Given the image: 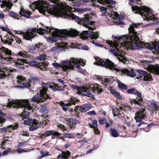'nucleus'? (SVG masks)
Instances as JSON below:
<instances>
[{
	"label": "nucleus",
	"mask_w": 159,
	"mask_h": 159,
	"mask_svg": "<svg viewBox=\"0 0 159 159\" xmlns=\"http://www.w3.org/2000/svg\"><path fill=\"white\" fill-rule=\"evenodd\" d=\"M51 2L54 4H51L43 1H38L34 2L30 5V8L37 9L41 13L46 15L48 13L51 15L57 17L61 16L64 18L74 20L79 24L87 28L89 30H93L94 29L91 26L94 25L95 21L91 20L87 17L81 18L74 14L68 13L63 11L61 3L59 0H49Z\"/></svg>",
	"instance_id": "obj_1"
},
{
	"label": "nucleus",
	"mask_w": 159,
	"mask_h": 159,
	"mask_svg": "<svg viewBox=\"0 0 159 159\" xmlns=\"http://www.w3.org/2000/svg\"><path fill=\"white\" fill-rule=\"evenodd\" d=\"M46 29L42 28H34L28 30L25 32H20L23 35V38L26 40L31 41V39L37 36L36 33L40 34H48L51 33V35L48 37V41L50 43H52L53 41L58 40L61 38H67L69 36H76L78 34L76 30L68 31L65 30H59L54 28L50 29L48 26L46 27Z\"/></svg>",
	"instance_id": "obj_2"
},
{
	"label": "nucleus",
	"mask_w": 159,
	"mask_h": 159,
	"mask_svg": "<svg viewBox=\"0 0 159 159\" xmlns=\"http://www.w3.org/2000/svg\"><path fill=\"white\" fill-rule=\"evenodd\" d=\"M140 25V23H134L130 26L128 28L129 34L123 36H112V38L119 41H124L120 43V47L124 49H137L145 47L147 43L142 42L140 41L137 35L136 31L134 27L137 28Z\"/></svg>",
	"instance_id": "obj_3"
},
{
	"label": "nucleus",
	"mask_w": 159,
	"mask_h": 159,
	"mask_svg": "<svg viewBox=\"0 0 159 159\" xmlns=\"http://www.w3.org/2000/svg\"><path fill=\"white\" fill-rule=\"evenodd\" d=\"M42 88L40 90V94L37 96H34L31 99V102L34 103H39L46 101L48 98L51 99L47 93L48 88H50L54 91H60L64 90L62 89H60L59 86L57 84L52 83L50 84L47 83H43Z\"/></svg>",
	"instance_id": "obj_4"
},
{
	"label": "nucleus",
	"mask_w": 159,
	"mask_h": 159,
	"mask_svg": "<svg viewBox=\"0 0 159 159\" xmlns=\"http://www.w3.org/2000/svg\"><path fill=\"white\" fill-rule=\"evenodd\" d=\"M8 105L9 107L24 108L23 112L20 115L23 119H27L30 115L29 112H28V110H31L32 108V106L37 107L36 104L30 103L27 99H13L8 102Z\"/></svg>",
	"instance_id": "obj_5"
},
{
	"label": "nucleus",
	"mask_w": 159,
	"mask_h": 159,
	"mask_svg": "<svg viewBox=\"0 0 159 159\" xmlns=\"http://www.w3.org/2000/svg\"><path fill=\"white\" fill-rule=\"evenodd\" d=\"M98 61L95 62L96 65L101 66L107 67L112 70H115L116 72H120L121 73L126 75L127 76L134 77L135 76V74L132 71H129L127 69H120L115 67L114 63L109 59L103 60L98 58Z\"/></svg>",
	"instance_id": "obj_6"
},
{
	"label": "nucleus",
	"mask_w": 159,
	"mask_h": 159,
	"mask_svg": "<svg viewBox=\"0 0 159 159\" xmlns=\"http://www.w3.org/2000/svg\"><path fill=\"white\" fill-rule=\"evenodd\" d=\"M133 11L136 13L139 14L143 18L144 20H152L153 21L158 20L157 15H154L149 7L145 6L141 7L138 6L132 7Z\"/></svg>",
	"instance_id": "obj_7"
},
{
	"label": "nucleus",
	"mask_w": 159,
	"mask_h": 159,
	"mask_svg": "<svg viewBox=\"0 0 159 159\" xmlns=\"http://www.w3.org/2000/svg\"><path fill=\"white\" fill-rule=\"evenodd\" d=\"M106 43L111 47H116L115 50L111 49L110 50V52L116 57V58L120 62L125 64L127 63V62H128V59L124 56L120 51L117 48L119 46V43L117 41H115L113 42L112 41L107 40Z\"/></svg>",
	"instance_id": "obj_8"
},
{
	"label": "nucleus",
	"mask_w": 159,
	"mask_h": 159,
	"mask_svg": "<svg viewBox=\"0 0 159 159\" xmlns=\"http://www.w3.org/2000/svg\"><path fill=\"white\" fill-rule=\"evenodd\" d=\"M78 61L75 58H71L69 61L66 60L61 61V64L54 62L52 63V65L56 68H62L63 70L66 71L69 69H73L75 67H78L79 65L76 64V62Z\"/></svg>",
	"instance_id": "obj_9"
},
{
	"label": "nucleus",
	"mask_w": 159,
	"mask_h": 159,
	"mask_svg": "<svg viewBox=\"0 0 159 159\" xmlns=\"http://www.w3.org/2000/svg\"><path fill=\"white\" fill-rule=\"evenodd\" d=\"M18 55L25 58V63L28 64L29 66H34L38 65V63L34 59V57L32 55L26 54L25 51H20L18 53Z\"/></svg>",
	"instance_id": "obj_10"
},
{
	"label": "nucleus",
	"mask_w": 159,
	"mask_h": 159,
	"mask_svg": "<svg viewBox=\"0 0 159 159\" xmlns=\"http://www.w3.org/2000/svg\"><path fill=\"white\" fill-rule=\"evenodd\" d=\"M80 37L83 39H88L89 38L92 39H97L99 37L98 33L94 32L87 30L84 31L80 34Z\"/></svg>",
	"instance_id": "obj_11"
},
{
	"label": "nucleus",
	"mask_w": 159,
	"mask_h": 159,
	"mask_svg": "<svg viewBox=\"0 0 159 159\" xmlns=\"http://www.w3.org/2000/svg\"><path fill=\"white\" fill-rule=\"evenodd\" d=\"M71 87L74 89L78 90L77 93L79 94L90 98H93L94 97L93 95L90 93L88 90L82 86H79L75 84H72L71 85Z\"/></svg>",
	"instance_id": "obj_12"
},
{
	"label": "nucleus",
	"mask_w": 159,
	"mask_h": 159,
	"mask_svg": "<svg viewBox=\"0 0 159 159\" xmlns=\"http://www.w3.org/2000/svg\"><path fill=\"white\" fill-rule=\"evenodd\" d=\"M12 72V70L8 69L7 68H0V80L5 78Z\"/></svg>",
	"instance_id": "obj_13"
},
{
	"label": "nucleus",
	"mask_w": 159,
	"mask_h": 159,
	"mask_svg": "<svg viewBox=\"0 0 159 159\" xmlns=\"http://www.w3.org/2000/svg\"><path fill=\"white\" fill-rule=\"evenodd\" d=\"M137 72L139 74L140 78H143L144 80H152L151 77H150L148 73L146 71L141 70H138Z\"/></svg>",
	"instance_id": "obj_14"
},
{
	"label": "nucleus",
	"mask_w": 159,
	"mask_h": 159,
	"mask_svg": "<svg viewBox=\"0 0 159 159\" xmlns=\"http://www.w3.org/2000/svg\"><path fill=\"white\" fill-rule=\"evenodd\" d=\"M17 79L18 80L17 82L20 84H22L26 88H29L30 85H31V84L29 83L26 80V79L21 75H19L17 76Z\"/></svg>",
	"instance_id": "obj_15"
},
{
	"label": "nucleus",
	"mask_w": 159,
	"mask_h": 159,
	"mask_svg": "<svg viewBox=\"0 0 159 159\" xmlns=\"http://www.w3.org/2000/svg\"><path fill=\"white\" fill-rule=\"evenodd\" d=\"M145 48L149 50L154 49L159 51V43L153 42L152 44L147 43L146 44Z\"/></svg>",
	"instance_id": "obj_16"
},
{
	"label": "nucleus",
	"mask_w": 159,
	"mask_h": 159,
	"mask_svg": "<svg viewBox=\"0 0 159 159\" xmlns=\"http://www.w3.org/2000/svg\"><path fill=\"white\" fill-rule=\"evenodd\" d=\"M61 135V133L54 130H47L44 133L42 134V136L43 137H46L50 135H53L59 136Z\"/></svg>",
	"instance_id": "obj_17"
},
{
	"label": "nucleus",
	"mask_w": 159,
	"mask_h": 159,
	"mask_svg": "<svg viewBox=\"0 0 159 159\" xmlns=\"http://www.w3.org/2000/svg\"><path fill=\"white\" fill-rule=\"evenodd\" d=\"M75 58L77 61H78V62H76V64H79V66H78V67L77 68L75 67L74 68V69H68V70H75V69H76V70L78 72L81 73H83V71L79 69L80 68V66H84L85 64V62L84 61V60L82 59H79L78 58L77 59Z\"/></svg>",
	"instance_id": "obj_18"
},
{
	"label": "nucleus",
	"mask_w": 159,
	"mask_h": 159,
	"mask_svg": "<svg viewBox=\"0 0 159 159\" xmlns=\"http://www.w3.org/2000/svg\"><path fill=\"white\" fill-rule=\"evenodd\" d=\"M18 127V125L17 124H14L13 125H10L6 127H3L0 129V131L2 133H4L7 132V131L10 132L12 129H17Z\"/></svg>",
	"instance_id": "obj_19"
},
{
	"label": "nucleus",
	"mask_w": 159,
	"mask_h": 159,
	"mask_svg": "<svg viewBox=\"0 0 159 159\" xmlns=\"http://www.w3.org/2000/svg\"><path fill=\"white\" fill-rule=\"evenodd\" d=\"M16 66L21 69H24L25 68L24 66V63H25V59H18L14 61Z\"/></svg>",
	"instance_id": "obj_20"
},
{
	"label": "nucleus",
	"mask_w": 159,
	"mask_h": 159,
	"mask_svg": "<svg viewBox=\"0 0 159 159\" xmlns=\"http://www.w3.org/2000/svg\"><path fill=\"white\" fill-rule=\"evenodd\" d=\"M91 105L89 103H86L80 106L79 110L81 113L85 112L89 110L91 107Z\"/></svg>",
	"instance_id": "obj_21"
},
{
	"label": "nucleus",
	"mask_w": 159,
	"mask_h": 159,
	"mask_svg": "<svg viewBox=\"0 0 159 159\" xmlns=\"http://www.w3.org/2000/svg\"><path fill=\"white\" fill-rule=\"evenodd\" d=\"M19 14L21 16H23L27 18H29L30 17L31 12L28 10H25L23 8L21 7L19 12Z\"/></svg>",
	"instance_id": "obj_22"
},
{
	"label": "nucleus",
	"mask_w": 159,
	"mask_h": 159,
	"mask_svg": "<svg viewBox=\"0 0 159 159\" xmlns=\"http://www.w3.org/2000/svg\"><path fill=\"white\" fill-rule=\"evenodd\" d=\"M138 99L134 98H130L129 100L130 102L132 103H134L139 106H143V100L142 96Z\"/></svg>",
	"instance_id": "obj_23"
},
{
	"label": "nucleus",
	"mask_w": 159,
	"mask_h": 159,
	"mask_svg": "<svg viewBox=\"0 0 159 159\" xmlns=\"http://www.w3.org/2000/svg\"><path fill=\"white\" fill-rule=\"evenodd\" d=\"M69 123L68 125L70 127V128H75V125L76 124L79 123V121L76 119H68Z\"/></svg>",
	"instance_id": "obj_24"
},
{
	"label": "nucleus",
	"mask_w": 159,
	"mask_h": 159,
	"mask_svg": "<svg viewBox=\"0 0 159 159\" xmlns=\"http://www.w3.org/2000/svg\"><path fill=\"white\" fill-rule=\"evenodd\" d=\"M127 92L130 94H133L137 95L139 97H141L142 95L141 93L138 92L134 88L129 89L127 91Z\"/></svg>",
	"instance_id": "obj_25"
},
{
	"label": "nucleus",
	"mask_w": 159,
	"mask_h": 159,
	"mask_svg": "<svg viewBox=\"0 0 159 159\" xmlns=\"http://www.w3.org/2000/svg\"><path fill=\"white\" fill-rule=\"evenodd\" d=\"M2 3L3 4L2 5V6L6 7L7 10L11 9L13 5L12 3L10 0H6L5 1H3ZM1 7H3V6H2Z\"/></svg>",
	"instance_id": "obj_26"
},
{
	"label": "nucleus",
	"mask_w": 159,
	"mask_h": 159,
	"mask_svg": "<svg viewBox=\"0 0 159 159\" xmlns=\"http://www.w3.org/2000/svg\"><path fill=\"white\" fill-rule=\"evenodd\" d=\"M41 122H38V121H36L33 123L29 126V129L30 131H34L37 129L40 125Z\"/></svg>",
	"instance_id": "obj_27"
},
{
	"label": "nucleus",
	"mask_w": 159,
	"mask_h": 159,
	"mask_svg": "<svg viewBox=\"0 0 159 159\" xmlns=\"http://www.w3.org/2000/svg\"><path fill=\"white\" fill-rule=\"evenodd\" d=\"M70 154V153L69 151H67L66 152H62L61 154H59L58 156L57 159L62 158L67 159Z\"/></svg>",
	"instance_id": "obj_28"
},
{
	"label": "nucleus",
	"mask_w": 159,
	"mask_h": 159,
	"mask_svg": "<svg viewBox=\"0 0 159 159\" xmlns=\"http://www.w3.org/2000/svg\"><path fill=\"white\" fill-rule=\"evenodd\" d=\"M75 102L74 101H71L69 102L68 103H64L63 102H61L60 103V105L61 106L63 110L66 111L68 108V106H70L71 105H75Z\"/></svg>",
	"instance_id": "obj_29"
},
{
	"label": "nucleus",
	"mask_w": 159,
	"mask_h": 159,
	"mask_svg": "<svg viewBox=\"0 0 159 159\" xmlns=\"http://www.w3.org/2000/svg\"><path fill=\"white\" fill-rule=\"evenodd\" d=\"M29 80L30 82V84H37L39 82V79L36 76H30L29 78Z\"/></svg>",
	"instance_id": "obj_30"
},
{
	"label": "nucleus",
	"mask_w": 159,
	"mask_h": 159,
	"mask_svg": "<svg viewBox=\"0 0 159 159\" xmlns=\"http://www.w3.org/2000/svg\"><path fill=\"white\" fill-rule=\"evenodd\" d=\"M100 85L98 84H95L91 87L92 89L93 90L97 92L98 93H100L102 91V89L99 87Z\"/></svg>",
	"instance_id": "obj_31"
},
{
	"label": "nucleus",
	"mask_w": 159,
	"mask_h": 159,
	"mask_svg": "<svg viewBox=\"0 0 159 159\" xmlns=\"http://www.w3.org/2000/svg\"><path fill=\"white\" fill-rule=\"evenodd\" d=\"M97 2L103 4L106 3L113 4L116 2L115 1L112 0H98Z\"/></svg>",
	"instance_id": "obj_32"
},
{
	"label": "nucleus",
	"mask_w": 159,
	"mask_h": 159,
	"mask_svg": "<svg viewBox=\"0 0 159 159\" xmlns=\"http://www.w3.org/2000/svg\"><path fill=\"white\" fill-rule=\"evenodd\" d=\"M6 39L5 41H3V43L9 45H11L12 44V42L14 41L12 37L6 36Z\"/></svg>",
	"instance_id": "obj_33"
},
{
	"label": "nucleus",
	"mask_w": 159,
	"mask_h": 159,
	"mask_svg": "<svg viewBox=\"0 0 159 159\" xmlns=\"http://www.w3.org/2000/svg\"><path fill=\"white\" fill-rule=\"evenodd\" d=\"M151 72L155 74H159V66L158 65L153 66L151 69Z\"/></svg>",
	"instance_id": "obj_34"
},
{
	"label": "nucleus",
	"mask_w": 159,
	"mask_h": 159,
	"mask_svg": "<svg viewBox=\"0 0 159 159\" xmlns=\"http://www.w3.org/2000/svg\"><path fill=\"white\" fill-rule=\"evenodd\" d=\"M146 115H137L135 117L134 119L137 122H139L141 121L142 120L144 119L146 117Z\"/></svg>",
	"instance_id": "obj_35"
},
{
	"label": "nucleus",
	"mask_w": 159,
	"mask_h": 159,
	"mask_svg": "<svg viewBox=\"0 0 159 159\" xmlns=\"http://www.w3.org/2000/svg\"><path fill=\"white\" fill-rule=\"evenodd\" d=\"M0 50L2 51V52L6 54L9 55H11L12 53L11 50L9 49L8 48H6L4 47H2L1 48Z\"/></svg>",
	"instance_id": "obj_36"
},
{
	"label": "nucleus",
	"mask_w": 159,
	"mask_h": 159,
	"mask_svg": "<svg viewBox=\"0 0 159 159\" xmlns=\"http://www.w3.org/2000/svg\"><path fill=\"white\" fill-rule=\"evenodd\" d=\"M39 66L38 67L42 70H46L47 69V67L48 66V64L46 62L43 63L39 65Z\"/></svg>",
	"instance_id": "obj_37"
},
{
	"label": "nucleus",
	"mask_w": 159,
	"mask_h": 159,
	"mask_svg": "<svg viewBox=\"0 0 159 159\" xmlns=\"http://www.w3.org/2000/svg\"><path fill=\"white\" fill-rule=\"evenodd\" d=\"M36 120H35L31 119H28L27 120H25L24 122V124L25 125H30L31 124H33V123Z\"/></svg>",
	"instance_id": "obj_38"
},
{
	"label": "nucleus",
	"mask_w": 159,
	"mask_h": 159,
	"mask_svg": "<svg viewBox=\"0 0 159 159\" xmlns=\"http://www.w3.org/2000/svg\"><path fill=\"white\" fill-rule=\"evenodd\" d=\"M110 17L112 18H115V17L117 18L118 19H121L122 18L121 16L119 15V14L116 12H113L110 14Z\"/></svg>",
	"instance_id": "obj_39"
},
{
	"label": "nucleus",
	"mask_w": 159,
	"mask_h": 159,
	"mask_svg": "<svg viewBox=\"0 0 159 159\" xmlns=\"http://www.w3.org/2000/svg\"><path fill=\"white\" fill-rule=\"evenodd\" d=\"M40 111L42 113L46 114L48 113V110L46 107L41 105L40 109Z\"/></svg>",
	"instance_id": "obj_40"
},
{
	"label": "nucleus",
	"mask_w": 159,
	"mask_h": 159,
	"mask_svg": "<svg viewBox=\"0 0 159 159\" xmlns=\"http://www.w3.org/2000/svg\"><path fill=\"white\" fill-rule=\"evenodd\" d=\"M110 131L112 136L114 137H117L119 136L118 132L115 129H110Z\"/></svg>",
	"instance_id": "obj_41"
},
{
	"label": "nucleus",
	"mask_w": 159,
	"mask_h": 159,
	"mask_svg": "<svg viewBox=\"0 0 159 159\" xmlns=\"http://www.w3.org/2000/svg\"><path fill=\"white\" fill-rule=\"evenodd\" d=\"M4 114L1 111H0V123L3 124L6 120L4 117Z\"/></svg>",
	"instance_id": "obj_42"
},
{
	"label": "nucleus",
	"mask_w": 159,
	"mask_h": 159,
	"mask_svg": "<svg viewBox=\"0 0 159 159\" xmlns=\"http://www.w3.org/2000/svg\"><path fill=\"white\" fill-rule=\"evenodd\" d=\"M92 124H89V125H90V127L92 128L95 129L97 127V121L96 120H92Z\"/></svg>",
	"instance_id": "obj_43"
},
{
	"label": "nucleus",
	"mask_w": 159,
	"mask_h": 159,
	"mask_svg": "<svg viewBox=\"0 0 159 159\" xmlns=\"http://www.w3.org/2000/svg\"><path fill=\"white\" fill-rule=\"evenodd\" d=\"M145 111V109L144 108L142 107L140 110L137 111L136 113V114L137 115H146V114H144V112Z\"/></svg>",
	"instance_id": "obj_44"
},
{
	"label": "nucleus",
	"mask_w": 159,
	"mask_h": 159,
	"mask_svg": "<svg viewBox=\"0 0 159 159\" xmlns=\"http://www.w3.org/2000/svg\"><path fill=\"white\" fill-rule=\"evenodd\" d=\"M9 15L11 17L14 18L15 19H19L20 18L17 14L15 12L11 11L9 13Z\"/></svg>",
	"instance_id": "obj_45"
},
{
	"label": "nucleus",
	"mask_w": 159,
	"mask_h": 159,
	"mask_svg": "<svg viewBox=\"0 0 159 159\" xmlns=\"http://www.w3.org/2000/svg\"><path fill=\"white\" fill-rule=\"evenodd\" d=\"M13 60V58L11 57H9L5 58L3 57L2 55L0 54V60L2 61H4L5 60H7L8 61H12Z\"/></svg>",
	"instance_id": "obj_46"
},
{
	"label": "nucleus",
	"mask_w": 159,
	"mask_h": 159,
	"mask_svg": "<svg viewBox=\"0 0 159 159\" xmlns=\"http://www.w3.org/2000/svg\"><path fill=\"white\" fill-rule=\"evenodd\" d=\"M47 57L46 55H40L37 57V58L40 61L42 60H46L47 59Z\"/></svg>",
	"instance_id": "obj_47"
},
{
	"label": "nucleus",
	"mask_w": 159,
	"mask_h": 159,
	"mask_svg": "<svg viewBox=\"0 0 159 159\" xmlns=\"http://www.w3.org/2000/svg\"><path fill=\"white\" fill-rule=\"evenodd\" d=\"M40 153L41 154V158L48 156L49 154V152L47 151L44 152L43 151H41Z\"/></svg>",
	"instance_id": "obj_48"
},
{
	"label": "nucleus",
	"mask_w": 159,
	"mask_h": 159,
	"mask_svg": "<svg viewBox=\"0 0 159 159\" xmlns=\"http://www.w3.org/2000/svg\"><path fill=\"white\" fill-rule=\"evenodd\" d=\"M12 153V151L11 149L9 148V149L3 151L2 154L4 155H6L8 153L11 154Z\"/></svg>",
	"instance_id": "obj_49"
},
{
	"label": "nucleus",
	"mask_w": 159,
	"mask_h": 159,
	"mask_svg": "<svg viewBox=\"0 0 159 159\" xmlns=\"http://www.w3.org/2000/svg\"><path fill=\"white\" fill-rule=\"evenodd\" d=\"M109 82L110 83H111V81L109 80V79L107 78L104 79V80H102V84H104L105 85V87H106V86H107L106 84Z\"/></svg>",
	"instance_id": "obj_50"
},
{
	"label": "nucleus",
	"mask_w": 159,
	"mask_h": 159,
	"mask_svg": "<svg viewBox=\"0 0 159 159\" xmlns=\"http://www.w3.org/2000/svg\"><path fill=\"white\" fill-rule=\"evenodd\" d=\"M152 61L150 60H143V63L144 65H146L147 66H148L152 62Z\"/></svg>",
	"instance_id": "obj_51"
},
{
	"label": "nucleus",
	"mask_w": 159,
	"mask_h": 159,
	"mask_svg": "<svg viewBox=\"0 0 159 159\" xmlns=\"http://www.w3.org/2000/svg\"><path fill=\"white\" fill-rule=\"evenodd\" d=\"M106 122V120L105 118L101 119L99 118V122L100 125H103Z\"/></svg>",
	"instance_id": "obj_52"
},
{
	"label": "nucleus",
	"mask_w": 159,
	"mask_h": 159,
	"mask_svg": "<svg viewBox=\"0 0 159 159\" xmlns=\"http://www.w3.org/2000/svg\"><path fill=\"white\" fill-rule=\"evenodd\" d=\"M42 45V44L40 43L37 44L34 47V49L35 50H37L40 48Z\"/></svg>",
	"instance_id": "obj_53"
},
{
	"label": "nucleus",
	"mask_w": 159,
	"mask_h": 159,
	"mask_svg": "<svg viewBox=\"0 0 159 159\" xmlns=\"http://www.w3.org/2000/svg\"><path fill=\"white\" fill-rule=\"evenodd\" d=\"M114 95L119 99H121L122 98V97L120 95L119 93L117 92V91L115 92V93L114 94Z\"/></svg>",
	"instance_id": "obj_54"
},
{
	"label": "nucleus",
	"mask_w": 159,
	"mask_h": 159,
	"mask_svg": "<svg viewBox=\"0 0 159 159\" xmlns=\"http://www.w3.org/2000/svg\"><path fill=\"white\" fill-rule=\"evenodd\" d=\"M119 87L120 88L125 90H127V87L126 86L122 83L120 86H119Z\"/></svg>",
	"instance_id": "obj_55"
},
{
	"label": "nucleus",
	"mask_w": 159,
	"mask_h": 159,
	"mask_svg": "<svg viewBox=\"0 0 159 159\" xmlns=\"http://www.w3.org/2000/svg\"><path fill=\"white\" fill-rule=\"evenodd\" d=\"M92 43L94 44L96 46L98 47H99L101 48H103L104 47V46L103 44H100L98 43H95V41L93 40L92 41Z\"/></svg>",
	"instance_id": "obj_56"
},
{
	"label": "nucleus",
	"mask_w": 159,
	"mask_h": 159,
	"mask_svg": "<svg viewBox=\"0 0 159 159\" xmlns=\"http://www.w3.org/2000/svg\"><path fill=\"white\" fill-rule=\"evenodd\" d=\"M87 114L90 116L96 115V113L95 111L94 110H93L91 111H89L87 113Z\"/></svg>",
	"instance_id": "obj_57"
},
{
	"label": "nucleus",
	"mask_w": 159,
	"mask_h": 159,
	"mask_svg": "<svg viewBox=\"0 0 159 159\" xmlns=\"http://www.w3.org/2000/svg\"><path fill=\"white\" fill-rule=\"evenodd\" d=\"M65 136V137L68 138H73V135L71 133L66 134Z\"/></svg>",
	"instance_id": "obj_58"
},
{
	"label": "nucleus",
	"mask_w": 159,
	"mask_h": 159,
	"mask_svg": "<svg viewBox=\"0 0 159 159\" xmlns=\"http://www.w3.org/2000/svg\"><path fill=\"white\" fill-rule=\"evenodd\" d=\"M21 134L23 136H29V134L27 131H23L21 133Z\"/></svg>",
	"instance_id": "obj_59"
},
{
	"label": "nucleus",
	"mask_w": 159,
	"mask_h": 159,
	"mask_svg": "<svg viewBox=\"0 0 159 159\" xmlns=\"http://www.w3.org/2000/svg\"><path fill=\"white\" fill-rule=\"evenodd\" d=\"M100 9L102 12H103L104 13L107 10V9H108V8H107L104 7H100Z\"/></svg>",
	"instance_id": "obj_60"
},
{
	"label": "nucleus",
	"mask_w": 159,
	"mask_h": 159,
	"mask_svg": "<svg viewBox=\"0 0 159 159\" xmlns=\"http://www.w3.org/2000/svg\"><path fill=\"white\" fill-rule=\"evenodd\" d=\"M26 143V142L23 141L22 142H19L18 143L17 146L19 147H22L23 145Z\"/></svg>",
	"instance_id": "obj_61"
},
{
	"label": "nucleus",
	"mask_w": 159,
	"mask_h": 159,
	"mask_svg": "<svg viewBox=\"0 0 159 159\" xmlns=\"http://www.w3.org/2000/svg\"><path fill=\"white\" fill-rule=\"evenodd\" d=\"M116 20V21H114V22L116 21V23L119 25H122L123 24V22L121 21L120 20V19H118L117 20L116 19H115Z\"/></svg>",
	"instance_id": "obj_62"
},
{
	"label": "nucleus",
	"mask_w": 159,
	"mask_h": 159,
	"mask_svg": "<svg viewBox=\"0 0 159 159\" xmlns=\"http://www.w3.org/2000/svg\"><path fill=\"white\" fill-rule=\"evenodd\" d=\"M59 127L61 129L64 130H66L65 126L61 124H59L58 125Z\"/></svg>",
	"instance_id": "obj_63"
},
{
	"label": "nucleus",
	"mask_w": 159,
	"mask_h": 159,
	"mask_svg": "<svg viewBox=\"0 0 159 159\" xmlns=\"http://www.w3.org/2000/svg\"><path fill=\"white\" fill-rule=\"evenodd\" d=\"M16 150L19 153H22L24 152V150L23 149L19 148L17 149Z\"/></svg>",
	"instance_id": "obj_64"
}]
</instances>
